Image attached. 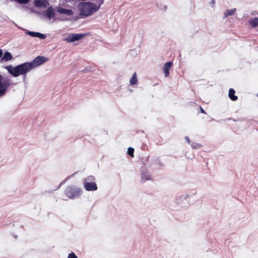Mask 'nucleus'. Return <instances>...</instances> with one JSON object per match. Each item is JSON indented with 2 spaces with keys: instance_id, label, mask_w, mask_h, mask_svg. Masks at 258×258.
Instances as JSON below:
<instances>
[{
  "instance_id": "423d86ee",
  "label": "nucleus",
  "mask_w": 258,
  "mask_h": 258,
  "mask_svg": "<svg viewBox=\"0 0 258 258\" xmlns=\"http://www.w3.org/2000/svg\"><path fill=\"white\" fill-rule=\"evenodd\" d=\"M10 84L9 79L0 74V97L6 94Z\"/></svg>"
},
{
  "instance_id": "dca6fc26",
  "label": "nucleus",
  "mask_w": 258,
  "mask_h": 258,
  "mask_svg": "<svg viewBox=\"0 0 258 258\" xmlns=\"http://www.w3.org/2000/svg\"><path fill=\"white\" fill-rule=\"evenodd\" d=\"M236 11V8L227 10L224 13L223 18H225L229 16L233 15L235 13Z\"/></svg>"
},
{
  "instance_id": "a878e982",
  "label": "nucleus",
  "mask_w": 258,
  "mask_h": 258,
  "mask_svg": "<svg viewBox=\"0 0 258 258\" xmlns=\"http://www.w3.org/2000/svg\"><path fill=\"white\" fill-rule=\"evenodd\" d=\"M62 184V182L60 183L58 188H59L60 186Z\"/></svg>"
},
{
  "instance_id": "5701e85b",
  "label": "nucleus",
  "mask_w": 258,
  "mask_h": 258,
  "mask_svg": "<svg viewBox=\"0 0 258 258\" xmlns=\"http://www.w3.org/2000/svg\"><path fill=\"white\" fill-rule=\"evenodd\" d=\"M3 55V50L2 49H0V58L2 57Z\"/></svg>"
},
{
  "instance_id": "f03ea898",
  "label": "nucleus",
  "mask_w": 258,
  "mask_h": 258,
  "mask_svg": "<svg viewBox=\"0 0 258 258\" xmlns=\"http://www.w3.org/2000/svg\"><path fill=\"white\" fill-rule=\"evenodd\" d=\"M79 9L80 14L85 17L92 15L94 13L98 11L100 8V5L97 6L94 4L91 3H80L79 5Z\"/></svg>"
},
{
  "instance_id": "6ab92c4d",
  "label": "nucleus",
  "mask_w": 258,
  "mask_h": 258,
  "mask_svg": "<svg viewBox=\"0 0 258 258\" xmlns=\"http://www.w3.org/2000/svg\"><path fill=\"white\" fill-rule=\"evenodd\" d=\"M134 149L132 148V147H130L128 148L127 149V154L130 155L131 156H132V157H134Z\"/></svg>"
},
{
  "instance_id": "393cba45",
  "label": "nucleus",
  "mask_w": 258,
  "mask_h": 258,
  "mask_svg": "<svg viewBox=\"0 0 258 258\" xmlns=\"http://www.w3.org/2000/svg\"><path fill=\"white\" fill-rule=\"evenodd\" d=\"M211 4L212 5H214L215 4V1L214 0H212L211 2Z\"/></svg>"
},
{
  "instance_id": "0eeeda50",
  "label": "nucleus",
  "mask_w": 258,
  "mask_h": 258,
  "mask_svg": "<svg viewBox=\"0 0 258 258\" xmlns=\"http://www.w3.org/2000/svg\"><path fill=\"white\" fill-rule=\"evenodd\" d=\"M85 34L78 33V34H70L65 39V40L68 42H73L82 39L85 36Z\"/></svg>"
},
{
  "instance_id": "39448f33",
  "label": "nucleus",
  "mask_w": 258,
  "mask_h": 258,
  "mask_svg": "<svg viewBox=\"0 0 258 258\" xmlns=\"http://www.w3.org/2000/svg\"><path fill=\"white\" fill-rule=\"evenodd\" d=\"M190 196L189 194H185L177 197L175 200L176 204L182 208L188 207L189 205V200Z\"/></svg>"
},
{
  "instance_id": "aec40b11",
  "label": "nucleus",
  "mask_w": 258,
  "mask_h": 258,
  "mask_svg": "<svg viewBox=\"0 0 258 258\" xmlns=\"http://www.w3.org/2000/svg\"><path fill=\"white\" fill-rule=\"evenodd\" d=\"M17 3L20 4H26L28 3L30 0H15Z\"/></svg>"
},
{
  "instance_id": "20e7f679",
  "label": "nucleus",
  "mask_w": 258,
  "mask_h": 258,
  "mask_svg": "<svg viewBox=\"0 0 258 258\" xmlns=\"http://www.w3.org/2000/svg\"><path fill=\"white\" fill-rule=\"evenodd\" d=\"M96 178L94 176L90 175L84 180V187L87 191H96L98 189Z\"/></svg>"
},
{
  "instance_id": "4468645a",
  "label": "nucleus",
  "mask_w": 258,
  "mask_h": 258,
  "mask_svg": "<svg viewBox=\"0 0 258 258\" xmlns=\"http://www.w3.org/2000/svg\"><path fill=\"white\" fill-rule=\"evenodd\" d=\"M235 90L233 89H230L228 93L229 98L232 101H236L237 99V96L235 95Z\"/></svg>"
},
{
  "instance_id": "2eb2a0df",
  "label": "nucleus",
  "mask_w": 258,
  "mask_h": 258,
  "mask_svg": "<svg viewBox=\"0 0 258 258\" xmlns=\"http://www.w3.org/2000/svg\"><path fill=\"white\" fill-rule=\"evenodd\" d=\"M141 178L142 180L144 181L148 180H151L152 179L151 174L148 172L142 173L141 175Z\"/></svg>"
},
{
  "instance_id": "ddd939ff",
  "label": "nucleus",
  "mask_w": 258,
  "mask_h": 258,
  "mask_svg": "<svg viewBox=\"0 0 258 258\" xmlns=\"http://www.w3.org/2000/svg\"><path fill=\"white\" fill-rule=\"evenodd\" d=\"M12 58L13 57L11 53L8 51H6L1 57V62H3L4 61H9L12 59Z\"/></svg>"
},
{
  "instance_id": "b1692460",
  "label": "nucleus",
  "mask_w": 258,
  "mask_h": 258,
  "mask_svg": "<svg viewBox=\"0 0 258 258\" xmlns=\"http://www.w3.org/2000/svg\"><path fill=\"white\" fill-rule=\"evenodd\" d=\"M200 109H201V112L202 113H206V112L205 111V110L202 107L200 108Z\"/></svg>"
},
{
  "instance_id": "bb28decb",
  "label": "nucleus",
  "mask_w": 258,
  "mask_h": 258,
  "mask_svg": "<svg viewBox=\"0 0 258 258\" xmlns=\"http://www.w3.org/2000/svg\"><path fill=\"white\" fill-rule=\"evenodd\" d=\"M257 96H258V94H257Z\"/></svg>"
},
{
  "instance_id": "1a4fd4ad",
  "label": "nucleus",
  "mask_w": 258,
  "mask_h": 258,
  "mask_svg": "<svg viewBox=\"0 0 258 258\" xmlns=\"http://www.w3.org/2000/svg\"><path fill=\"white\" fill-rule=\"evenodd\" d=\"M55 9L58 13L60 14H64L68 16H72L74 14L71 10L64 9L60 7H56Z\"/></svg>"
},
{
  "instance_id": "6e6552de",
  "label": "nucleus",
  "mask_w": 258,
  "mask_h": 258,
  "mask_svg": "<svg viewBox=\"0 0 258 258\" xmlns=\"http://www.w3.org/2000/svg\"><path fill=\"white\" fill-rule=\"evenodd\" d=\"M44 17H46L49 20L55 17L54 10L52 7H48L45 11L43 12Z\"/></svg>"
},
{
  "instance_id": "7ed1b4c3",
  "label": "nucleus",
  "mask_w": 258,
  "mask_h": 258,
  "mask_svg": "<svg viewBox=\"0 0 258 258\" xmlns=\"http://www.w3.org/2000/svg\"><path fill=\"white\" fill-rule=\"evenodd\" d=\"M82 189L76 186L71 185L68 186L65 190V195L71 199L79 198L82 194Z\"/></svg>"
},
{
  "instance_id": "f257e3e1",
  "label": "nucleus",
  "mask_w": 258,
  "mask_h": 258,
  "mask_svg": "<svg viewBox=\"0 0 258 258\" xmlns=\"http://www.w3.org/2000/svg\"><path fill=\"white\" fill-rule=\"evenodd\" d=\"M47 60V58L45 56H38L31 62H25L22 64L13 67L12 66L6 67L8 72L13 77H17L20 75L26 77V74L32 69L39 67Z\"/></svg>"
},
{
  "instance_id": "9b49d317",
  "label": "nucleus",
  "mask_w": 258,
  "mask_h": 258,
  "mask_svg": "<svg viewBox=\"0 0 258 258\" xmlns=\"http://www.w3.org/2000/svg\"><path fill=\"white\" fill-rule=\"evenodd\" d=\"M26 33L32 37H38L40 39H45L46 38V36L45 35L41 34L39 32H31L28 30H25Z\"/></svg>"
},
{
  "instance_id": "f8f14e48",
  "label": "nucleus",
  "mask_w": 258,
  "mask_h": 258,
  "mask_svg": "<svg viewBox=\"0 0 258 258\" xmlns=\"http://www.w3.org/2000/svg\"><path fill=\"white\" fill-rule=\"evenodd\" d=\"M173 63L171 61L167 62L164 64L163 68V72L166 77H168L169 74V70L172 67Z\"/></svg>"
},
{
  "instance_id": "9d476101",
  "label": "nucleus",
  "mask_w": 258,
  "mask_h": 258,
  "mask_svg": "<svg viewBox=\"0 0 258 258\" xmlns=\"http://www.w3.org/2000/svg\"><path fill=\"white\" fill-rule=\"evenodd\" d=\"M34 4L36 7L39 8H45L49 5L47 0H35Z\"/></svg>"
},
{
  "instance_id": "a211bd4d",
  "label": "nucleus",
  "mask_w": 258,
  "mask_h": 258,
  "mask_svg": "<svg viewBox=\"0 0 258 258\" xmlns=\"http://www.w3.org/2000/svg\"><path fill=\"white\" fill-rule=\"evenodd\" d=\"M191 146L193 149H199L202 147V145L199 143H193L191 144Z\"/></svg>"
},
{
  "instance_id": "412c9836",
  "label": "nucleus",
  "mask_w": 258,
  "mask_h": 258,
  "mask_svg": "<svg viewBox=\"0 0 258 258\" xmlns=\"http://www.w3.org/2000/svg\"><path fill=\"white\" fill-rule=\"evenodd\" d=\"M68 258H78V257L74 252H72L69 254Z\"/></svg>"
},
{
  "instance_id": "4be33fe9",
  "label": "nucleus",
  "mask_w": 258,
  "mask_h": 258,
  "mask_svg": "<svg viewBox=\"0 0 258 258\" xmlns=\"http://www.w3.org/2000/svg\"><path fill=\"white\" fill-rule=\"evenodd\" d=\"M184 139H185V141L187 142L188 144H190V141L189 138L188 137H185Z\"/></svg>"
},
{
  "instance_id": "f3484780",
  "label": "nucleus",
  "mask_w": 258,
  "mask_h": 258,
  "mask_svg": "<svg viewBox=\"0 0 258 258\" xmlns=\"http://www.w3.org/2000/svg\"><path fill=\"white\" fill-rule=\"evenodd\" d=\"M137 82H138V79H137V74H136V73H134L130 80V85H133L136 84L137 83Z\"/></svg>"
}]
</instances>
